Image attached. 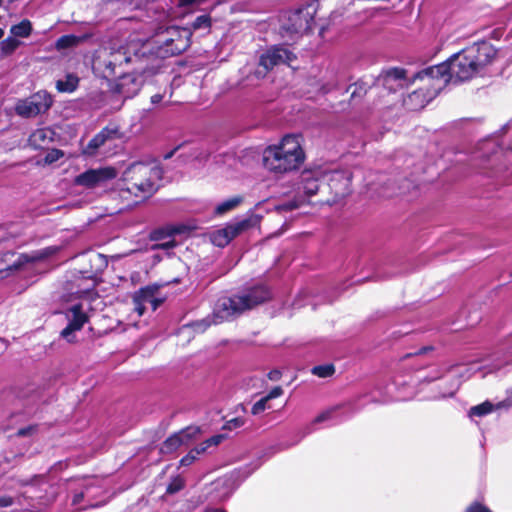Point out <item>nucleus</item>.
Wrapping results in <instances>:
<instances>
[{
    "mask_svg": "<svg viewBox=\"0 0 512 512\" xmlns=\"http://www.w3.org/2000/svg\"><path fill=\"white\" fill-rule=\"evenodd\" d=\"M305 152L299 135L288 134L278 143L266 147L262 154L264 168L275 175L296 171L305 161Z\"/></svg>",
    "mask_w": 512,
    "mask_h": 512,
    "instance_id": "nucleus-1",
    "label": "nucleus"
},
{
    "mask_svg": "<svg viewBox=\"0 0 512 512\" xmlns=\"http://www.w3.org/2000/svg\"><path fill=\"white\" fill-rule=\"evenodd\" d=\"M497 55V50L487 41L475 42L447 60L452 78L455 81H468L491 64Z\"/></svg>",
    "mask_w": 512,
    "mask_h": 512,
    "instance_id": "nucleus-2",
    "label": "nucleus"
},
{
    "mask_svg": "<svg viewBox=\"0 0 512 512\" xmlns=\"http://www.w3.org/2000/svg\"><path fill=\"white\" fill-rule=\"evenodd\" d=\"M162 171L155 162L131 164L123 174L124 190L138 198H148L157 190Z\"/></svg>",
    "mask_w": 512,
    "mask_h": 512,
    "instance_id": "nucleus-3",
    "label": "nucleus"
},
{
    "mask_svg": "<svg viewBox=\"0 0 512 512\" xmlns=\"http://www.w3.org/2000/svg\"><path fill=\"white\" fill-rule=\"evenodd\" d=\"M270 298V292L264 286H257L233 297L218 299L214 307L213 323L229 320L242 314L255 306L264 303Z\"/></svg>",
    "mask_w": 512,
    "mask_h": 512,
    "instance_id": "nucleus-4",
    "label": "nucleus"
},
{
    "mask_svg": "<svg viewBox=\"0 0 512 512\" xmlns=\"http://www.w3.org/2000/svg\"><path fill=\"white\" fill-rule=\"evenodd\" d=\"M325 180L324 187L322 186V194L326 193L327 196L322 200V204L333 205L345 198L351 193V177L344 171H333L322 174Z\"/></svg>",
    "mask_w": 512,
    "mask_h": 512,
    "instance_id": "nucleus-5",
    "label": "nucleus"
},
{
    "mask_svg": "<svg viewBox=\"0 0 512 512\" xmlns=\"http://www.w3.org/2000/svg\"><path fill=\"white\" fill-rule=\"evenodd\" d=\"M260 217L258 215H251L241 221L230 223L227 226L218 229L211 233V241L215 246L225 247L231 240L247 231L248 229L259 225Z\"/></svg>",
    "mask_w": 512,
    "mask_h": 512,
    "instance_id": "nucleus-6",
    "label": "nucleus"
},
{
    "mask_svg": "<svg viewBox=\"0 0 512 512\" xmlns=\"http://www.w3.org/2000/svg\"><path fill=\"white\" fill-rule=\"evenodd\" d=\"M427 79L428 87L438 94L450 81L453 80L448 60L417 72L413 80Z\"/></svg>",
    "mask_w": 512,
    "mask_h": 512,
    "instance_id": "nucleus-7",
    "label": "nucleus"
},
{
    "mask_svg": "<svg viewBox=\"0 0 512 512\" xmlns=\"http://www.w3.org/2000/svg\"><path fill=\"white\" fill-rule=\"evenodd\" d=\"M58 251L59 247L49 246L30 253L20 254L8 269L23 272L36 270L39 264L44 263L47 259L56 255Z\"/></svg>",
    "mask_w": 512,
    "mask_h": 512,
    "instance_id": "nucleus-8",
    "label": "nucleus"
},
{
    "mask_svg": "<svg viewBox=\"0 0 512 512\" xmlns=\"http://www.w3.org/2000/svg\"><path fill=\"white\" fill-rule=\"evenodd\" d=\"M52 105V98L46 91H39L17 102L15 111L19 116L30 118L46 112Z\"/></svg>",
    "mask_w": 512,
    "mask_h": 512,
    "instance_id": "nucleus-9",
    "label": "nucleus"
},
{
    "mask_svg": "<svg viewBox=\"0 0 512 512\" xmlns=\"http://www.w3.org/2000/svg\"><path fill=\"white\" fill-rule=\"evenodd\" d=\"M150 51L149 44L139 45L138 43H130L127 47L114 49L108 48L109 56L115 67L123 63L144 62L147 53Z\"/></svg>",
    "mask_w": 512,
    "mask_h": 512,
    "instance_id": "nucleus-10",
    "label": "nucleus"
},
{
    "mask_svg": "<svg viewBox=\"0 0 512 512\" xmlns=\"http://www.w3.org/2000/svg\"><path fill=\"white\" fill-rule=\"evenodd\" d=\"M295 58V54L287 47L276 45L261 54L259 66L262 67L265 72H268L278 65L286 64L290 66Z\"/></svg>",
    "mask_w": 512,
    "mask_h": 512,
    "instance_id": "nucleus-11",
    "label": "nucleus"
},
{
    "mask_svg": "<svg viewBox=\"0 0 512 512\" xmlns=\"http://www.w3.org/2000/svg\"><path fill=\"white\" fill-rule=\"evenodd\" d=\"M117 172L112 167H100L97 169H90L75 178V184L86 188H94L105 184L106 182L114 179Z\"/></svg>",
    "mask_w": 512,
    "mask_h": 512,
    "instance_id": "nucleus-12",
    "label": "nucleus"
},
{
    "mask_svg": "<svg viewBox=\"0 0 512 512\" xmlns=\"http://www.w3.org/2000/svg\"><path fill=\"white\" fill-rule=\"evenodd\" d=\"M66 318L68 325L61 331V336L68 342L75 341L74 332L82 329L84 324L88 321V316L84 312L83 304L71 305L66 311Z\"/></svg>",
    "mask_w": 512,
    "mask_h": 512,
    "instance_id": "nucleus-13",
    "label": "nucleus"
},
{
    "mask_svg": "<svg viewBox=\"0 0 512 512\" xmlns=\"http://www.w3.org/2000/svg\"><path fill=\"white\" fill-rule=\"evenodd\" d=\"M383 87L390 93L404 88L407 83V70L401 67H392L382 71L378 78Z\"/></svg>",
    "mask_w": 512,
    "mask_h": 512,
    "instance_id": "nucleus-14",
    "label": "nucleus"
},
{
    "mask_svg": "<svg viewBox=\"0 0 512 512\" xmlns=\"http://www.w3.org/2000/svg\"><path fill=\"white\" fill-rule=\"evenodd\" d=\"M159 287L157 285H149L139 289L133 295L134 310L138 316H141L145 310V304L150 303L153 310H156L161 304V300L156 298Z\"/></svg>",
    "mask_w": 512,
    "mask_h": 512,
    "instance_id": "nucleus-15",
    "label": "nucleus"
},
{
    "mask_svg": "<svg viewBox=\"0 0 512 512\" xmlns=\"http://www.w3.org/2000/svg\"><path fill=\"white\" fill-rule=\"evenodd\" d=\"M311 10L315 12L313 5H309L305 9L294 12L289 17L291 26H289L287 30L291 33H303L311 30L315 23Z\"/></svg>",
    "mask_w": 512,
    "mask_h": 512,
    "instance_id": "nucleus-16",
    "label": "nucleus"
},
{
    "mask_svg": "<svg viewBox=\"0 0 512 512\" xmlns=\"http://www.w3.org/2000/svg\"><path fill=\"white\" fill-rule=\"evenodd\" d=\"M199 433V429L189 427L169 437L161 446V453L170 454L183 445H188L190 441L195 439Z\"/></svg>",
    "mask_w": 512,
    "mask_h": 512,
    "instance_id": "nucleus-17",
    "label": "nucleus"
},
{
    "mask_svg": "<svg viewBox=\"0 0 512 512\" xmlns=\"http://www.w3.org/2000/svg\"><path fill=\"white\" fill-rule=\"evenodd\" d=\"M437 94L428 86L421 87L408 94L404 99V104L410 110H420L424 108Z\"/></svg>",
    "mask_w": 512,
    "mask_h": 512,
    "instance_id": "nucleus-18",
    "label": "nucleus"
},
{
    "mask_svg": "<svg viewBox=\"0 0 512 512\" xmlns=\"http://www.w3.org/2000/svg\"><path fill=\"white\" fill-rule=\"evenodd\" d=\"M168 35L173 46L167 48L166 54H179L189 47L191 32L188 29L171 27L168 29Z\"/></svg>",
    "mask_w": 512,
    "mask_h": 512,
    "instance_id": "nucleus-19",
    "label": "nucleus"
},
{
    "mask_svg": "<svg viewBox=\"0 0 512 512\" xmlns=\"http://www.w3.org/2000/svg\"><path fill=\"white\" fill-rule=\"evenodd\" d=\"M344 80L342 69L337 65L328 66L325 73V82L322 83V95L336 91H342L341 85Z\"/></svg>",
    "mask_w": 512,
    "mask_h": 512,
    "instance_id": "nucleus-20",
    "label": "nucleus"
},
{
    "mask_svg": "<svg viewBox=\"0 0 512 512\" xmlns=\"http://www.w3.org/2000/svg\"><path fill=\"white\" fill-rule=\"evenodd\" d=\"M157 43L161 44L155 52L149 51L145 58L147 60L152 59V61L157 62L156 65H153L151 68H144L143 73H149L153 74L155 73L156 69L159 67L158 64V58H165L169 56H173L174 54H166L167 48H170L173 46V42L170 40V35H168V30L166 31V34L163 35L161 38L157 40ZM151 45L150 43H148ZM150 50H152V46H150Z\"/></svg>",
    "mask_w": 512,
    "mask_h": 512,
    "instance_id": "nucleus-21",
    "label": "nucleus"
},
{
    "mask_svg": "<svg viewBox=\"0 0 512 512\" xmlns=\"http://www.w3.org/2000/svg\"><path fill=\"white\" fill-rule=\"evenodd\" d=\"M115 66L108 53V47L101 48L93 59V69L105 78L115 74Z\"/></svg>",
    "mask_w": 512,
    "mask_h": 512,
    "instance_id": "nucleus-22",
    "label": "nucleus"
},
{
    "mask_svg": "<svg viewBox=\"0 0 512 512\" xmlns=\"http://www.w3.org/2000/svg\"><path fill=\"white\" fill-rule=\"evenodd\" d=\"M300 178L304 193L309 196L316 195L320 188V168L305 169Z\"/></svg>",
    "mask_w": 512,
    "mask_h": 512,
    "instance_id": "nucleus-23",
    "label": "nucleus"
},
{
    "mask_svg": "<svg viewBox=\"0 0 512 512\" xmlns=\"http://www.w3.org/2000/svg\"><path fill=\"white\" fill-rule=\"evenodd\" d=\"M372 84H369L364 78H359L355 82L349 84L342 94L350 92L349 104L355 101L362 100L371 89Z\"/></svg>",
    "mask_w": 512,
    "mask_h": 512,
    "instance_id": "nucleus-24",
    "label": "nucleus"
},
{
    "mask_svg": "<svg viewBox=\"0 0 512 512\" xmlns=\"http://www.w3.org/2000/svg\"><path fill=\"white\" fill-rule=\"evenodd\" d=\"M509 406H510V403H508L507 401H502V402H499L496 405H494L490 401L486 400L478 405L472 406L469 409L468 414L470 417H473V416L483 417V416L490 414L494 409H499L502 407H509Z\"/></svg>",
    "mask_w": 512,
    "mask_h": 512,
    "instance_id": "nucleus-25",
    "label": "nucleus"
},
{
    "mask_svg": "<svg viewBox=\"0 0 512 512\" xmlns=\"http://www.w3.org/2000/svg\"><path fill=\"white\" fill-rule=\"evenodd\" d=\"M113 133L114 131L112 130L103 129L89 141L87 146L84 148V153L87 155H94L96 151L112 137Z\"/></svg>",
    "mask_w": 512,
    "mask_h": 512,
    "instance_id": "nucleus-26",
    "label": "nucleus"
},
{
    "mask_svg": "<svg viewBox=\"0 0 512 512\" xmlns=\"http://www.w3.org/2000/svg\"><path fill=\"white\" fill-rule=\"evenodd\" d=\"M243 202V197L240 195L233 196L229 199L219 203L215 208V213L223 215L231 210L237 208Z\"/></svg>",
    "mask_w": 512,
    "mask_h": 512,
    "instance_id": "nucleus-27",
    "label": "nucleus"
},
{
    "mask_svg": "<svg viewBox=\"0 0 512 512\" xmlns=\"http://www.w3.org/2000/svg\"><path fill=\"white\" fill-rule=\"evenodd\" d=\"M79 79L74 74H67L64 80H58L56 87L60 92H73L78 86Z\"/></svg>",
    "mask_w": 512,
    "mask_h": 512,
    "instance_id": "nucleus-28",
    "label": "nucleus"
},
{
    "mask_svg": "<svg viewBox=\"0 0 512 512\" xmlns=\"http://www.w3.org/2000/svg\"><path fill=\"white\" fill-rule=\"evenodd\" d=\"M32 25L29 20H23L17 25L11 27V34L14 37H28L31 34Z\"/></svg>",
    "mask_w": 512,
    "mask_h": 512,
    "instance_id": "nucleus-29",
    "label": "nucleus"
},
{
    "mask_svg": "<svg viewBox=\"0 0 512 512\" xmlns=\"http://www.w3.org/2000/svg\"><path fill=\"white\" fill-rule=\"evenodd\" d=\"M210 325H211V322L209 320L203 319L201 321H197L191 325L181 328L180 333L190 336L192 331L204 332L207 329V327H209Z\"/></svg>",
    "mask_w": 512,
    "mask_h": 512,
    "instance_id": "nucleus-30",
    "label": "nucleus"
},
{
    "mask_svg": "<svg viewBox=\"0 0 512 512\" xmlns=\"http://www.w3.org/2000/svg\"><path fill=\"white\" fill-rule=\"evenodd\" d=\"M19 45L20 41L14 37H8L0 43L1 51L4 55L13 53Z\"/></svg>",
    "mask_w": 512,
    "mask_h": 512,
    "instance_id": "nucleus-31",
    "label": "nucleus"
},
{
    "mask_svg": "<svg viewBox=\"0 0 512 512\" xmlns=\"http://www.w3.org/2000/svg\"><path fill=\"white\" fill-rule=\"evenodd\" d=\"M79 38L73 35H65L57 40L56 47L58 49H65L78 44Z\"/></svg>",
    "mask_w": 512,
    "mask_h": 512,
    "instance_id": "nucleus-32",
    "label": "nucleus"
},
{
    "mask_svg": "<svg viewBox=\"0 0 512 512\" xmlns=\"http://www.w3.org/2000/svg\"><path fill=\"white\" fill-rule=\"evenodd\" d=\"M184 487V480L180 477H175L172 479L170 484L167 487V493L173 494L180 491Z\"/></svg>",
    "mask_w": 512,
    "mask_h": 512,
    "instance_id": "nucleus-33",
    "label": "nucleus"
},
{
    "mask_svg": "<svg viewBox=\"0 0 512 512\" xmlns=\"http://www.w3.org/2000/svg\"><path fill=\"white\" fill-rule=\"evenodd\" d=\"M47 137V132L43 129L36 130L31 136H30V142L33 145H40L41 142H44Z\"/></svg>",
    "mask_w": 512,
    "mask_h": 512,
    "instance_id": "nucleus-34",
    "label": "nucleus"
},
{
    "mask_svg": "<svg viewBox=\"0 0 512 512\" xmlns=\"http://www.w3.org/2000/svg\"><path fill=\"white\" fill-rule=\"evenodd\" d=\"M268 401L269 400L266 397L261 398L259 401H257L253 405V407L251 409V413L253 415H258V414L262 413L265 409L269 408L267 405Z\"/></svg>",
    "mask_w": 512,
    "mask_h": 512,
    "instance_id": "nucleus-35",
    "label": "nucleus"
},
{
    "mask_svg": "<svg viewBox=\"0 0 512 512\" xmlns=\"http://www.w3.org/2000/svg\"><path fill=\"white\" fill-rule=\"evenodd\" d=\"M199 457V452L195 449L189 451V453L180 460L181 466L191 465Z\"/></svg>",
    "mask_w": 512,
    "mask_h": 512,
    "instance_id": "nucleus-36",
    "label": "nucleus"
},
{
    "mask_svg": "<svg viewBox=\"0 0 512 512\" xmlns=\"http://www.w3.org/2000/svg\"><path fill=\"white\" fill-rule=\"evenodd\" d=\"M465 512H492L489 507L479 501L471 503L465 510Z\"/></svg>",
    "mask_w": 512,
    "mask_h": 512,
    "instance_id": "nucleus-37",
    "label": "nucleus"
},
{
    "mask_svg": "<svg viewBox=\"0 0 512 512\" xmlns=\"http://www.w3.org/2000/svg\"><path fill=\"white\" fill-rule=\"evenodd\" d=\"M208 27H210V18L206 15H201L197 17L193 23V28L195 30Z\"/></svg>",
    "mask_w": 512,
    "mask_h": 512,
    "instance_id": "nucleus-38",
    "label": "nucleus"
},
{
    "mask_svg": "<svg viewBox=\"0 0 512 512\" xmlns=\"http://www.w3.org/2000/svg\"><path fill=\"white\" fill-rule=\"evenodd\" d=\"M63 156V152L57 149L51 150L47 153L45 156V162L46 163H53L57 160H59Z\"/></svg>",
    "mask_w": 512,
    "mask_h": 512,
    "instance_id": "nucleus-39",
    "label": "nucleus"
},
{
    "mask_svg": "<svg viewBox=\"0 0 512 512\" xmlns=\"http://www.w3.org/2000/svg\"><path fill=\"white\" fill-rule=\"evenodd\" d=\"M343 407V405H336V406H333L325 411H322V415H321V418H322V422L325 421V420H328L330 418L333 417V414L338 411L339 409H341Z\"/></svg>",
    "mask_w": 512,
    "mask_h": 512,
    "instance_id": "nucleus-40",
    "label": "nucleus"
},
{
    "mask_svg": "<svg viewBox=\"0 0 512 512\" xmlns=\"http://www.w3.org/2000/svg\"><path fill=\"white\" fill-rule=\"evenodd\" d=\"M224 439L223 435H214L210 437L209 439L205 440L206 446H217L219 445Z\"/></svg>",
    "mask_w": 512,
    "mask_h": 512,
    "instance_id": "nucleus-41",
    "label": "nucleus"
},
{
    "mask_svg": "<svg viewBox=\"0 0 512 512\" xmlns=\"http://www.w3.org/2000/svg\"><path fill=\"white\" fill-rule=\"evenodd\" d=\"M335 367L333 364L322 365V378L330 377L334 374Z\"/></svg>",
    "mask_w": 512,
    "mask_h": 512,
    "instance_id": "nucleus-42",
    "label": "nucleus"
},
{
    "mask_svg": "<svg viewBox=\"0 0 512 512\" xmlns=\"http://www.w3.org/2000/svg\"><path fill=\"white\" fill-rule=\"evenodd\" d=\"M245 424V421L243 418H240V417H237V418H233L231 419L230 421L227 422V427L229 429H232V428H238V427H241Z\"/></svg>",
    "mask_w": 512,
    "mask_h": 512,
    "instance_id": "nucleus-43",
    "label": "nucleus"
},
{
    "mask_svg": "<svg viewBox=\"0 0 512 512\" xmlns=\"http://www.w3.org/2000/svg\"><path fill=\"white\" fill-rule=\"evenodd\" d=\"M432 350H433L432 346H424V347L420 348L418 351H416L414 353H407L406 355L403 356V359H407V358H410L412 356L422 355V354H425L428 351H432Z\"/></svg>",
    "mask_w": 512,
    "mask_h": 512,
    "instance_id": "nucleus-44",
    "label": "nucleus"
},
{
    "mask_svg": "<svg viewBox=\"0 0 512 512\" xmlns=\"http://www.w3.org/2000/svg\"><path fill=\"white\" fill-rule=\"evenodd\" d=\"M128 82H135L136 83V89L138 90L140 86L142 85V80L136 79L133 75H128L123 78V82L121 83V86H125Z\"/></svg>",
    "mask_w": 512,
    "mask_h": 512,
    "instance_id": "nucleus-45",
    "label": "nucleus"
},
{
    "mask_svg": "<svg viewBox=\"0 0 512 512\" xmlns=\"http://www.w3.org/2000/svg\"><path fill=\"white\" fill-rule=\"evenodd\" d=\"M283 394V389L280 386L274 387L265 397L268 400L277 398Z\"/></svg>",
    "mask_w": 512,
    "mask_h": 512,
    "instance_id": "nucleus-46",
    "label": "nucleus"
},
{
    "mask_svg": "<svg viewBox=\"0 0 512 512\" xmlns=\"http://www.w3.org/2000/svg\"><path fill=\"white\" fill-rule=\"evenodd\" d=\"M14 503V500L10 496H0V507H9Z\"/></svg>",
    "mask_w": 512,
    "mask_h": 512,
    "instance_id": "nucleus-47",
    "label": "nucleus"
},
{
    "mask_svg": "<svg viewBox=\"0 0 512 512\" xmlns=\"http://www.w3.org/2000/svg\"><path fill=\"white\" fill-rule=\"evenodd\" d=\"M176 245L174 240H168L157 245L158 248L168 250Z\"/></svg>",
    "mask_w": 512,
    "mask_h": 512,
    "instance_id": "nucleus-48",
    "label": "nucleus"
},
{
    "mask_svg": "<svg viewBox=\"0 0 512 512\" xmlns=\"http://www.w3.org/2000/svg\"><path fill=\"white\" fill-rule=\"evenodd\" d=\"M280 377H281V373L278 370H273V371L269 372V374H268V378L273 381L279 380Z\"/></svg>",
    "mask_w": 512,
    "mask_h": 512,
    "instance_id": "nucleus-49",
    "label": "nucleus"
},
{
    "mask_svg": "<svg viewBox=\"0 0 512 512\" xmlns=\"http://www.w3.org/2000/svg\"><path fill=\"white\" fill-rule=\"evenodd\" d=\"M208 448H210L209 446H206V442H202L199 446L195 447L194 449L197 450L199 452V455H201L202 453H205Z\"/></svg>",
    "mask_w": 512,
    "mask_h": 512,
    "instance_id": "nucleus-50",
    "label": "nucleus"
},
{
    "mask_svg": "<svg viewBox=\"0 0 512 512\" xmlns=\"http://www.w3.org/2000/svg\"><path fill=\"white\" fill-rule=\"evenodd\" d=\"M196 0H180V6H189L196 3Z\"/></svg>",
    "mask_w": 512,
    "mask_h": 512,
    "instance_id": "nucleus-51",
    "label": "nucleus"
},
{
    "mask_svg": "<svg viewBox=\"0 0 512 512\" xmlns=\"http://www.w3.org/2000/svg\"><path fill=\"white\" fill-rule=\"evenodd\" d=\"M161 100H162V96H161L160 94H156V95H153V96L151 97V101H152V103H154V104L159 103Z\"/></svg>",
    "mask_w": 512,
    "mask_h": 512,
    "instance_id": "nucleus-52",
    "label": "nucleus"
},
{
    "mask_svg": "<svg viewBox=\"0 0 512 512\" xmlns=\"http://www.w3.org/2000/svg\"><path fill=\"white\" fill-rule=\"evenodd\" d=\"M312 373H313L314 375L320 376V366H315V367L312 369Z\"/></svg>",
    "mask_w": 512,
    "mask_h": 512,
    "instance_id": "nucleus-53",
    "label": "nucleus"
},
{
    "mask_svg": "<svg viewBox=\"0 0 512 512\" xmlns=\"http://www.w3.org/2000/svg\"><path fill=\"white\" fill-rule=\"evenodd\" d=\"M154 235H155L154 236L155 239H160L161 238V232H155Z\"/></svg>",
    "mask_w": 512,
    "mask_h": 512,
    "instance_id": "nucleus-54",
    "label": "nucleus"
},
{
    "mask_svg": "<svg viewBox=\"0 0 512 512\" xmlns=\"http://www.w3.org/2000/svg\"><path fill=\"white\" fill-rule=\"evenodd\" d=\"M206 512H223V511L218 510V509H212V510H207Z\"/></svg>",
    "mask_w": 512,
    "mask_h": 512,
    "instance_id": "nucleus-55",
    "label": "nucleus"
},
{
    "mask_svg": "<svg viewBox=\"0 0 512 512\" xmlns=\"http://www.w3.org/2000/svg\"><path fill=\"white\" fill-rule=\"evenodd\" d=\"M81 497H82V495L76 496L74 499V502H77L78 500H80Z\"/></svg>",
    "mask_w": 512,
    "mask_h": 512,
    "instance_id": "nucleus-56",
    "label": "nucleus"
},
{
    "mask_svg": "<svg viewBox=\"0 0 512 512\" xmlns=\"http://www.w3.org/2000/svg\"><path fill=\"white\" fill-rule=\"evenodd\" d=\"M18 434L19 435H25V431L24 430H19Z\"/></svg>",
    "mask_w": 512,
    "mask_h": 512,
    "instance_id": "nucleus-57",
    "label": "nucleus"
},
{
    "mask_svg": "<svg viewBox=\"0 0 512 512\" xmlns=\"http://www.w3.org/2000/svg\"><path fill=\"white\" fill-rule=\"evenodd\" d=\"M4 35V31L0 28V38Z\"/></svg>",
    "mask_w": 512,
    "mask_h": 512,
    "instance_id": "nucleus-58",
    "label": "nucleus"
}]
</instances>
